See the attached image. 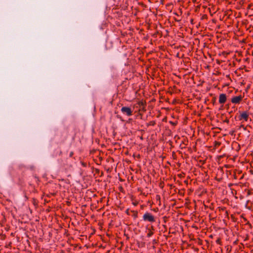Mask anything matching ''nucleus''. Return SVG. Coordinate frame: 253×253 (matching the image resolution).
<instances>
[{
    "mask_svg": "<svg viewBox=\"0 0 253 253\" xmlns=\"http://www.w3.org/2000/svg\"><path fill=\"white\" fill-rule=\"evenodd\" d=\"M153 234H154V233L152 231H151V230H149V232L147 233V236L148 237H150L153 235Z\"/></svg>",
    "mask_w": 253,
    "mask_h": 253,
    "instance_id": "nucleus-6",
    "label": "nucleus"
},
{
    "mask_svg": "<svg viewBox=\"0 0 253 253\" xmlns=\"http://www.w3.org/2000/svg\"><path fill=\"white\" fill-rule=\"evenodd\" d=\"M142 104V102H138V104L139 105H140V104Z\"/></svg>",
    "mask_w": 253,
    "mask_h": 253,
    "instance_id": "nucleus-7",
    "label": "nucleus"
},
{
    "mask_svg": "<svg viewBox=\"0 0 253 253\" xmlns=\"http://www.w3.org/2000/svg\"><path fill=\"white\" fill-rule=\"evenodd\" d=\"M226 95L225 94H220L219 97V103L220 104H224L226 101Z\"/></svg>",
    "mask_w": 253,
    "mask_h": 253,
    "instance_id": "nucleus-5",
    "label": "nucleus"
},
{
    "mask_svg": "<svg viewBox=\"0 0 253 253\" xmlns=\"http://www.w3.org/2000/svg\"><path fill=\"white\" fill-rule=\"evenodd\" d=\"M121 112L127 116H130L132 115V110L130 107L124 106L121 108Z\"/></svg>",
    "mask_w": 253,
    "mask_h": 253,
    "instance_id": "nucleus-2",
    "label": "nucleus"
},
{
    "mask_svg": "<svg viewBox=\"0 0 253 253\" xmlns=\"http://www.w3.org/2000/svg\"><path fill=\"white\" fill-rule=\"evenodd\" d=\"M72 154H73V153H72H72H71V154H70V156H71L72 155Z\"/></svg>",
    "mask_w": 253,
    "mask_h": 253,
    "instance_id": "nucleus-8",
    "label": "nucleus"
},
{
    "mask_svg": "<svg viewBox=\"0 0 253 253\" xmlns=\"http://www.w3.org/2000/svg\"><path fill=\"white\" fill-rule=\"evenodd\" d=\"M249 114L247 112H242L239 116V119L240 121L244 120L247 122L249 120Z\"/></svg>",
    "mask_w": 253,
    "mask_h": 253,
    "instance_id": "nucleus-3",
    "label": "nucleus"
},
{
    "mask_svg": "<svg viewBox=\"0 0 253 253\" xmlns=\"http://www.w3.org/2000/svg\"><path fill=\"white\" fill-rule=\"evenodd\" d=\"M242 98L241 95L234 96L231 99V102L234 104H238L241 101Z\"/></svg>",
    "mask_w": 253,
    "mask_h": 253,
    "instance_id": "nucleus-4",
    "label": "nucleus"
},
{
    "mask_svg": "<svg viewBox=\"0 0 253 253\" xmlns=\"http://www.w3.org/2000/svg\"><path fill=\"white\" fill-rule=\"evenodd\" d=\"M143 219L145 221L150 222H154L156 221V218L152 213L148 212H145L143 216Z\"/></svg>",
    "mask_w": 253,
    "mask_h": 253,
    "instance_id": "nucleus-1",
    "label": "nucleus"
}]
</instances>
